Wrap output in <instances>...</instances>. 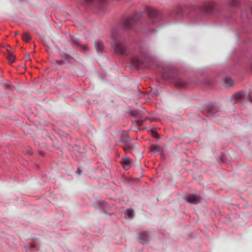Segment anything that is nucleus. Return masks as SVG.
I'll list each match as a JSON object with an SVG mask.
<instances>
[{"label": "nucleus", "mask_w": 252, "mask_h": 252, "mask_svg": "<svg viewBox=\"0 0 252 252\" xmlns=\"http://www.w3.org/2000/svg\"><path fill=\"white\" fill-rule=\"evenodd\" d=\"M154 62L155 59L153 57L143 54H141L140 56H133L130 61L131 65L136 68L151 67Z\"/></svg>", "instance_id": "f257e3e1"}, {"label": "nucleus", "mask_w": 252, "mask_h": 252, "mask_svg": "<svg viewBox=\"0 0 252 252\" xmlns=\"http://www.w3.org/2000/svg\"><path fill=\"white\" fill-rule=\"evenodd\" d=\"M112 37L113 40L112 46L115 52L120 55H125L127 46L125 38L116 32H113Z\"/></svg>", "instance_id": "f03ea898"}, {"label": "nucleus", "mask_w": 252, "mask_h": 252, "mask_svg": "<svg viewBox=\"0 0 252 252\" xmlns=\"http://www.w3.org/2000/svg\"><path fill=\"white\" fill-rule=\"evenodd\" d=\"M121 147L126 152L130 153L134 156H138L140 155L139 146L137 143L125 144Z\"/></svg>", "instance_id": "7ed1b4c3"}, {"label": "nucleus", "mask_w": 252, "mask_h": 252, "mask_svg": "<svg viewBox=\"0 0 252 252\" xmlns=\"http://www.w3.org/2000/svg\"><path fill=\"white\" fill-rule=\"evenodd\" d=\"M170 17L176 22H181L183 19V9L182 6L174 8L169 14Z\"/></svg>", "instance_id": "20e7f679"}, {"label": "nucleus", "mask_w": 252, "mask_h": 252, "mask_svg": "<svg viewBox=\"0 0 252 252\" xmlns=\"http://www.w3.org/2000/svg\"><path fill=\"white\" fill-rule=\"evenodd\" d=\"M215 6L213 1H205L203 4L199 7V9L204 14H209L212 12Z\"/></svg>", "instance_id": "39448f33"}, {"label": "nucleus", "mask_w": 252, "mask_h": 252, "mask_svg": "<svg viewBox=\"0 0 252 252\" xmlns=\"http://www.w3.org/2000/svg\"><path fill=\"white\" fill-rule=\"evenodd\" d=\"M146 14L148 16L150 22L155 25L157 22V13L156 10L151 7H147L145 10Z\"/></svg>", "instance_id": "423d86ee"}, {"label": "nucleus", "mask_w": 252, "mask_h": 252, "mask_svg": "<svg viewBox=\"0 0 252 252\" xmlns=\"http://www.w3.org/2000/svg\"><path fill=\"white\" fill-rule=\"evenodd\" d=\"M139 17L138 13H135L132 16L128 17L124 22V25L126 28H131L137 22V19Z\"/></svg>", "instance_id": "0eeeda50"}, {"label": "nucleus", "mask_w": 252, "mask_h": 252, "mask_svg": "<svg viewBox=\"0 0 252 252\" xmlns=\"http://www.w3.org/2000/svg\"><path fill=\"white\" fill-rule=\"evenodd\" d=\"M185 200L189 203L196 204L200 202L201 198L196 194L191 193L185 197Z\"/></svg>", "instance_id": "6e6552de"}, {"label": "nucleus", "mask_w": 252, "mask_h": 252, "mask_svg": "<svg viewBox=\"0 0 252 252\" xmlns=\"http://www.w3.org/2000/svg\"><path fill=\"white\" fill-rule=\"evenodd\" d=\"M175 85L178 87L188 88L187 86L189 82L180 78H175L173 81Z\"/></svg>", "instance_id": "1a4fd4ad"}, {"label": "nucleus", "mask_w": 252, "mask_h": 252, "mask_svg": "<svg viewBox=\"0 0 252 252\" xmlns=\"http://www.w3.org/2000/svg\"><path fill=\"white\" fill-rule=\"evenodd\" d=\"M121 163L125 170H128L131 167V159L127 157H123Z\"/></svg>", "instance_id": "9d476101"}, {"label": "nucleus", "mask_w": 252, "mask_h": 252, "mask_svg": "<svg viewBox=\"0 0 252 252\" xmlns=\"http://www.w3.org/2000/svg\"><path fill=\"white\" fill-rule=\"evenodd\" d=\"M149 231H144L138 234V238L141 243L145 244L146 242L149 241Z\"/></svg>", "instance_id": "9b49d317"}, {"label": "nucleus", "mask_w": 252, "mask_h": 252, "mask_svg": "<svg viewBox=\"0 0 252 252\" xmlns=\"http://www.w3.org/2000/svg\"><path fill=\"white\" fill-rule=\"evenodd\" d=\"M244 94L238 93L234 94L231 98L232 103L234 104L237 102L241 101L244 97Z\"/></svg>", "instance_id": "f8f14e48"}, {"label": "nucleus", "mask_w": 252, "mask_h": 252, "mask_svg": "<svg viewBox=\"0 0 252 252\" xmlns=\"http://www.w3.org/2000/svg\"><path fill=\"white\" fill-rule=\"evenodd\" d=\"M149 153L153 156H157L158 153V145L157 144H151L149 148Z\"/></svg>", "instance_id": "ddd939ff"}, {"label": "nucleus", "mask_w": 252, "mask_h": 252, "mask_svg": "<svg viewBox=\"0 0 252 252\" xmlns=\"http://www.w3.org/2000/svg\"><path fill=\"white\" fill-rule=\"evenodd\" d=\"M121 139V141L125 142L126 144L131 140L128 136V133L126 131H124L122 133Z\"/></svg>", "instance_id": "4468645a"}, {"label": "nucleus", "mask_w": 252, "mask_h": 252, "mask_svg": "<svg viewBox=\"0 0 252 252\" xmlns=\"http://www.w3.org/2000/svg\"><path fill=\"white\" fill-rule=\"evenodd\" d=\"M96 51L98 52L101 53L103 51V45L102 42L100 41H97L95 42L94 43Z\"/></svg>", "instance_id": "2eb2a0df"}, {"label": "nucleus", "mask_w": 252, "mask_h": 252, "mask_svg": "<svg viewBox=\"0 0 252 252\" xmlns=\"http://www.w3.org/2000/svg\"><path fill=\"white\" fill-rule=\"evenodd\" d=\"M72 40L73 42L77 46L80 47V48L84 51L86 50V47L83 45H82L80 44V41L79 39L75 36L71 37Z\"/></svg>", "instance_id": "dca6fc26"}, {"label": "nucleus", "mask_w": 252, "mask_h": 252, "mask_svg": "<svg viewBox=\"0 0 252 252\" xmlns=\"http://www.w3.org/2000/svg\"><path fill=\"white\" fill-rule=\"evenodd\" d=\"M223 84L226 87H230L233 84V81L229 77H226L223 79Z\"/></svg>", "instance_id": "f3484780"}, {"label": "nucleus", "mask_w": 252, "mask_h": 252, "mask_svg": "<svg viewBox=\"0 0 252 252\" xmlns=\"http://www.w3.org/2000/svg\"><path fill=\"white\" fill-rule=\"evenodd\" d=\"M23 40L26 42H28L30 41L31 37L27 32H24L22 36Z\"/></svg>", "instance_id": "a211bd4d"}, {"label": "nucleus", "mask_w": 252, "mask_h": 252, "mask_svg": "<svg viewBox=\"0 0 252 252\" xmlns=\"http://www.w3.org/2000/svg\"><path fill=\"white\" fill-rule=\"evenodd\" d=\"M126 215L129 219H131L134 215V211L132 209H128L126 210Z\"/></svg>", "instance_id": "6ab92c4d"}, {"label": "nucleus", "mask_w": 252, "mask_h": 252, "mask_svg": "<svg viewBox=\"0 0 252 252\" xmlns=\"http://www.w3.org/2000/svg\"><path fill=\"white\" fill-rule=\"evenodd\" d=\"M7 52H8L7 58L9 60V62H10L11 63H12L14 62L15 57L13 54H12L8 51H7Z\"/></svg>", "instance_id": "aec40b11"}, {"label": "nucleus", "mask_w": 252, "mask_h": 252, "mask_svg": "<svg viewBox=\"0 0 252 252\" xmlns=\"http://www.w3.org/2000/svg\"><path fill=\"white\" fill-rule=\"evenodd\" d=\"M162 76L163 78L164 79H171L172 77V76L171 75L168 74L166 73H163L162 74Z\"/></svg>", "instance_id": "412c9836"}, {"label": "nucleus", "mask_w": 252, "mask_h": 252, "mask_svg": "<svg viewBox=\"0 0 252 252\" xmlns=\"http://www.w3.org/2000/svg\"><path fill=\"white\" fill-rule=\"evenodd\" d=\"M151 135L156 138H158V132L156 130H151L150 131Z\"/></svg>", "instance_id": "4be33fe9"}, {"label": "nucleus", "mask_w": 252, "mask_h": 252, "mask_svg": "<svg viewBox=\"0 0 252 252\" xmlns=\"http://www.w3.org/2000/svg\"><path fill=\"white\" fill-rule=\"evenodd\" d=\"M239 3L238 0H231V4L232 5H237Z\"/></svg>", "instance_id": "5701e85b"}, {"label": "nucleus", "mask_w": 252, "mask_h": 252, "mask_svg": "<svg viewBox=\"0 0 252 252\" xmlns=\"http://www.w3.org/2000/svg\"><path fill=\"white\" fill-rule=\"evenodd\" d=\"M136 123H137V125H141L142 124L143 121L141 120H138L136 121Z\"/></svg>", "instance_id": "b1692460"}, {"label": "nucleus", "mask_w": 252, "mask_h": 252, "mask_svg": "<svg viewBox=\"0 0 252 252\" xmlns=\"http://www.w3.org/2000/svg\"><path fill=\"white\" fill-rule=\"evenodd\" d=\"M94 0H85L86 3L90 4L92 3Z\"/></svg>", "instance_id": "393cba45"}, {"label": "nucleus", "mask_w": 252, "mask_h": 252, "mask_svg": "<svg viewBox=\"0 0 252 252\" xmlns=\"http://www.w3.org/2000/svg\"><path fill=\"white\" fill-rule=\"evenodd\" d=\"M158 19H159V18L160 17L162 16V14L158 11Z\"/></svg>", "instance_id": "a878e982"}, {"label": "nucleus", "mask_w": 252, "mask_h": 252, "mask_svg": "<svg viewBox=\"0 0 252 252\" xmlns=\"http://www.w3.org/2000/svg\"><path fill=\"white\" fill-rule=\"evenodd\" d=\"M249 99H250V101L252 102V96H249Z\"/></svg>", "instance_id": "bb28decb"}, {"label": "nucleus", "mask_w": 252, "mask_h": 252, "mask_svg": "<svg viewBox=\"0 0 252 252\" xmlns=\"http://www.w3.org/2000/svg\"><path fill=\"white\" fill-rule=\"evenodd\" d=\"M158 154H161L162 153V151H160V149L158 148Z\"/></svg>", "instance_id": "cd10ccee"}, {"label": "nucleus", "mask_w": 252, "mask_h": 252, "mask_svg": "<svg viewBox=\"0 0 252 252\" xmlns=\"http://www.w3.org/2000/svg\"><path fill=\"white\" fill-rule=\"evenodd\" d=\"M250 67L251 69L252 70V63L250 64Z\"/></svg>", "instance_id": "c85d7f7f"}, {"label": "nucleus", "mask_w": 252, "mask_h": 252, "mask_svg": "<svg viewBox=\"0 0 252 252\" xmlns=\"http://www.w3.org/2000/svg\"><path fill=\"white\" fill-rule=\"evenodd\" d=\"M78 173L79 174H80V173H81V171H80L79 168L78 169Z\"/></svg>", "instance_id": "c756f323"}, {"label": "nucleus", "mask_w": 252, "mask_h": 252, "mask_svg": "<svg viewBox=\"0 0 252 252\" xmlns=\"http://www.w3.org/2000/svg\"><path fill=\"white\" fill-rule=\"evenodd\" d=\"M15 35H17V34L19 33L18 31H16V32H15Z\"/></svg>", "instance_id": "7c9ffc66"}, {"label": "nucleus", "mask_w": 252, "mask_h": 252, "mask_svg": "<svg viewBox=\"0 0 252 252\" xmlns=\"http://www.w3.org/2000/svg\"><path fill=\"white\" fill-rule=\"evenodd\" d=\"M211 111L212 112H214L213 110H211Z\"/></svg>", "instance_id": "2f4dec72"}]
</instances>
